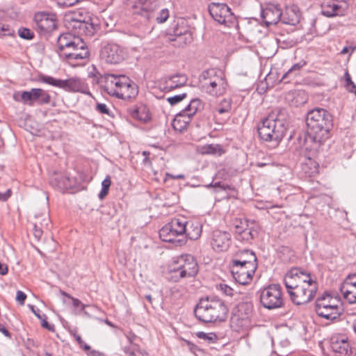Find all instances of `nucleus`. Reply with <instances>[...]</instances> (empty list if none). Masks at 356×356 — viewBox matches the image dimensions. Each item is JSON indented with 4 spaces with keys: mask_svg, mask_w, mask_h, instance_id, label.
Wrapping results in <instances>:
<instances>
[{
    "mask_svg": "<svg viewBox=\"0 0 356 356\" xmlns=\"http://www.w3.org/2000/svg\"><path fill=\"white\" fill-rule=\"evenodd\" d=\"M302 170L309 177H313L318 174L319 165L315 159L308 156L302 165Z\"/></svg>",
    "mask_w": 356,
    "mask_h": 356,
    "instance_id": "nucleus-35",
    "label": "nucleus"
},
{
    "mask_svg": "<svg viewBox=\"0 0 356 356\" xmlns=\"http://www.w3.org/2000/svg\"><path fill=\"white\" fill-rule=\"evenodd\" d=\"M171 41L175 42L174 46L183 48L193 42V36L190 32H185L176 35Z\"/></svg>",
    "mask_w": 356,
    "mask_h": 356,
    "instance_id": "nucleus-36",
    "label": "nucleus"
},
{
    "mask_svg": "<svg viewBox=\"0 0 356 356\" xmlns=\"http://www.w3.org/2000/svg\"><path fill=\"white\" fill-rule=\"evenodd\" d=\"M231 109V102L229 100L224 99L221 102L220 105L215 108V114H223L229 112Z\"/></svg>",
    "mask_w": 356,
    "mask_h": 356,
    "instance_id": "nucleus-43",
    "label": "nucleus"
},
{
    "mask_svg": "<svg viewBox=\"0 0 356 356\" xmlns=\"http://www.w3.org/2000/svg\"><path fill=\"white\" fill-rule=\"evenodd\" d=\"M262 305L268 309H275L282 307L283 298L282 288L278 284H271L264 288L260 295Z\"/></svg>",
    "mask_w": 356,
    "mask_h": 356,
    "instance_id": "nucleus-12",
    "label": "nucleus"
},
{
    "mask_svg": "<svg viewBox=\"0 0 356 356\" xmlns=\"http://www.w3.org/2000/svg\"><path fill=\"white\" fill-rule=\"evenodd\" d=\"M104 89L108 95L129 102L135 99L138 94V86L124 75H108L106 77Z\"/></svg>",
    "mask_w": 356,
    "mask_h": 356,
    "instance_id": "nucleus-2",
    "label": "nucleus"
},
{
    "mask_svg": "<svg viewBox=\"0 0 356 356\" xmlns=\"http://www.w3.org/2000/svg\"><path fill=\"white\" fill-rule=\"evenodd\" d=\"M87 353L88 356H104L102 353L97 350H88Z\"/></svg>",
    "mask_w": 356,
    "mask_h": 356,
    "instance_id": "nucleus-63",
    "label": "nucleus"
},
{
    "mask_svg": "<svg viewBox=\"0 0 356 356\" xmlns=\"http://www.w3.org/2000/svg\"><path fill=\"white\" fill-rule=\"evenodd\" d=\"M46 316L44 314H42V319L41 321V325L42 327L47 329L48 330H53V325H50L47 321H46Z\"/></svg>",
    "mask_w": 356,
    "mask_h": 356,
    "instance_id": "nucleus-58",
    "label": "nucleus"
},
{
    "mask_svg": "<svg viewBox=\"0 0 356 356\" xmlns=\"http://www.w3.org/2000/svg\"><path fill=\"white\" fill-rule=\"evenodd\" d=\"M196 336L199 339H203L209 343H214L218 339L217 335L212 332L205 333L204 332H198L196 333Z\"/></svg>",
    "mask_w": 356,
    "mask_h": 356,
    "instance_id": "nucleus-45",
    "label": "nucleus"
},
{
    "mask_svg": "<svg viewBox=\"0 0 356 356\" xmlns=\"http://www.w3.org/2000/svg\"><path fill=\"white\" fill-rule=\"evenodd\" d=\"M71 334L73 335L75 340L79 343L80 348L83 349L85 351H88V350H90V346L84 343V341H83V339L80 335L77 334L74 332H71Z\"/></svg>",
    "mask_w": 356,
    "mask_h": 356,
    "instance_id": "nucleus-50",
    "label": "nucleus"
},
{
    "mask_svg": "<svg viewBox=\"0 0 356 356\" xmlns=\"http://www.w3.org/2000/svg\"><path fill=\"white\" fill-rule=\"evenodd\" d=\"M197 152L201 154H212L220 156L225 151L220 145L217 144H206L204 145H198L196 148Z\"/></svg>",
    "mask_w": 356,
    "mask_h": 356,
    "instance_id": "nucleus-32",
    "label": "nucleus"
},
{
    "mask_svg": "<svg viewBox=\"0 0 356 356\" xmlns=\"http://www.w3.org/2000/svg\"><path fill=\"white\" fill-rule=\"evenodd\" d=\"M96 110L102 114L109 115V110L105 104L97 103Z\"/></svg>",
    "mask_w": 356,
    "mask_h": 356,
    "instance_id": "nucleus-53",
    "label": "nucleus"
},
{
    "mask_svg": "<svg viewBox=\"0 0 356 356\" xmlns=\"http://www.w3.org/2000/svg\"><path fill=\"white\" fill-rule=\"evenodd\" d=\"M51 220L47 213L35 214L31 222L33 236L37 241L42 238L44 230L50 229Z\"/></svg>",
    "mask_w": 356,
    "mask_h": 356,
    "instance_id": "nucleus-17",
    "label": "nucleus"
},
{
    "mask_svg": "<svg viewBox=\"0 0 356 356\" xmlns=\"http://www.w3.org/2000/svg\"><path fill=\"white\" fill-rule=\"evenodd\" d=\"M0 332H2L4 336L10 338L11 334L10 332L2 325L0 323Z\"/></svg>",
    "mask_w": 356,
    "mask_h": 356,
    "instance_id": "nucleus-61",
    "label": "nucleus"
},
{
    "mask_svg": "<svg viewBox=\"0 0 356 356\" xmlns=\"http://www.w3.org/2000/svg\"><path fill=\"white\" fill-rule=\"evenodd\" d=\"M234 232L236 234H238L243 229L247 228V226L254 225L253 221L242 219H235L234 222Z\"/></svg>",
    "mask_w": 356,
    "mask_h": 356,
    "instance_id": "nucleus-42",
    "label": "nucleus"
},
{
    "mask_svg": "<svg viewBox=\"0 0 356 356\" xmlns=\"http://www.w3.org/2000/svg\"><path fill=\"white\" fill-rule=\"evenodd\" d=\"M68 89L74 92H84L86 90V86L81 79L70 78L68 79Z\"/></svg>",
    "mask_w": 356,
    "mask_h": 356,
    "instance_id": "nucleus-39",
    "label": "nucleus"
},
{
    "mask_svg": "<svg viewBox=\"0 0 356 356\" xmlns=\"http://www.w3.org/2000/svg\"><path fill=\"white\" fill-rule=\"evenodd\" d=\"M231 242V236L229 233L220 230L213 231L211 239V245L216 251L226 250Z\"/></svg>",
    "mask_w": 356,
    "mask_h": 356,
    "instance_id": "nucleus-20",
    "label": "nucleus"
},
{
    "mask_svg": "<svg viewBox=\"0 0 356 356\" xmlns=\"http://www.w3.org/2000/svg\"><path fill=\"white\" fill-rule=\"evenodd\" d=\"M126 4L134 14L143 16L147 20L154 18V13L159 8L155 0H126Z\"/></svg>",
    "mask_w": 356,
    "mask_h": 356,
    "instance_id": "nucleus-15",
    "label": "nucleus"
},
{
    "mask_svg": "<svg viewBox=\"0 0 356 356\" xmlns=\"http://www.w3.org/2000/svg\"><path fill=\"white\" fill-rule=\"evenodd\" d=\"M26 299V295L22 291H17L16 295V300L20 305H24L25 300Z\"/></svg>",
    "mask_w": 356,
    "mask_h": 356,
    "instance_id": "nucleus-56",
    "label": "nucleus"
},
{
    "mask_svg": "<svg viewBox=\"0 0 356 356\" xmlns=\"http://www.w3.org/2000/svg\"><path fill=\"white\" fill-rule=\"evenodd\" d=\"M209 11L213 19L220 24L230 27L236 22V17L231 9L225 3H212Z\"/></svg>",
    "mask_w": 356,
    "mask_h": 356,
    "instance_id": "nucleus-14",
    "label": "nucleus"
},
{
    "mask_svg": "<svg viewBox=\"0 0 356 356\" xmlns=\"http://www.w3.org/2000/svg\"><path fill=\"white\" fill-rule=\"evenodd\" d=\"M281 15L280 9L275 6H269L261 11V17L267 26L276 24L281 19Z\"/></svg>",
    "mask_w": 356,
    "mask_h": 356,
    "instance_id": "nucleus-24",
    "label": "nucleus"
},
{
    "mask_svg": "<svg viewBox=\"0 0 356 356\" xmlns=\"http://www.w3.org/2000/svg\"><path fill=\"white\" fill-rule=\"evenodd\" d=\"M13 99L29 106H33L34 102L44 104H49L51 101L49 93L41 88H32L29 91L15 92L13 95Z\"/></svg>",
    "mask_w": 356,
    "mask_h": 356,
    "instance_id": "nucleus-11",
    "label": "nucleus"
},
{
    "mask_svg": "<svg viewBox=\"0 0 356 356\" xmlns=\"http://www.w3.org/2000/svg\"><path fill=\"white\" fill-rule=\"evenodd\" d=\"M345 78H346V87L347 90L349 92H353L356 95V86L351 80L350 75L349 74V73L348 72H346L345 73Z\"/></svg>",
    "mask_w": 356,
    "mask_h": 356,
    "instance_id": "nucleus-48",
    "label": "nucleus"
},
{
    "mask_svg": "<svg viewBox=\"0 0 356 356\" xmlns=\"http://www.w3.org/2000/svg\"><path fill=\"white\" fill-rule=\"evenodd\" d=\"M286 127L276 113L272 112L259 124V137L266 141L280 142L286 132Z\"/></svg>",
    "mask_w": 356,
    "mask_h": 356,
    "instance_id": "nucleus-5",
    "label": "nucleus"
},
{
    "mask_svg": "<svg viewBox=\"0 0 356 356\" xmlns=\"http://www.w3.org/2000/svg\"><path fill=\"white\" fill-rule=\"evenodd\" d=\"M101 57L108 63L116 64L123 60L124 53L118 45L108 44L102 50Z\"/></svg>",
    "mask_w": 356,
    "mask_h": 356,
    "instance_id": "nucleus-19",
    "label": "nucleus"
},
{
    "mask_svg": "<svg viewBox=\"0 0 356 356\" xmlns=\"http://www.w3.org/2000/svg\"><path fill=\"white\" fill-rule=\"evenodd\" d=\"M12 195L11 189H8L4 193L0 192V201L6 202Z\"/></svg>",
    "mask_w": 356,
    "mask_h": 356,
    "instance_id": "nucleus-57",
    "label": "nucleus"
},
{
    "mask_svg": "<svg viewBox=\"0 0 356 356\" xmlns=\"http://www.w3.org/2000/svg\"><path fill=\"white\" fill-rule=\"evenodd\" d=\"M203 108L204 104L200 99H193L181 112L192 120L197 112L203 110Z\"/></svg>",
    "mask_w": 356,
    "mask_h": 356,
    "instance_id": "nucleus-31",
    "label": "nucleus"
},
{
    "mask_svg": "<svg viewBox=\"0 0 356 356\" xmlns=\"http://www.w3.org/2000/svg\"><path fill=\"white\" fill-rule=\"evenodd\" d=\"M39 81L53 86H57L63 89L67 88V79H56L49 76L40 74L39 76Z\"/></svg>",
    "mask_w": 356,
    "mask_h": 356,
    "instance_id": "nucleus-37",
    "label": "nucleus"
},
{
    "mask_svg": "<svg viewBox=\"0 0 356 356\" xmlns=\"http://www.w3.org/2000/svg\"><path fill=\"white\" fill-rule=\"evenodd\" d=\"M62 40H67V33H63L60 35L58 39V47L60 51H63L67 47V42L63 44Z\"/></svg>",
    "mask_w": 356,
    "mask_h": 356,
    "instance_id": "nucleus-54",
    "label": "nucleus"
},
{
    "mask_svg": "<svg viewBox=\"0 0 356 356\" xmlns=\"http://www.w3.org/2000/svg\"><path fill=\"white\" fill-rule=\"evenodd\" d=\"M252 257L246 265L231 264L230 268L234 280L242 285L249 284L254 277L257 264H254Z\"/></svg>",
    "mask_w": 356,
    "mask_h": 356,
    "instance_id": "nucleus-13",
    "label": "nucleus"
},
{
    "mask_svg": "<svg viewBox=\"0 0 356 356\" xmlns=\"http://www.w3.org/2000/svg\"><path fill=\"white\" fill-rule=\"evenodd\" d=\"M18 34L20 38L26 40H31L34 38V33L29 29L20 28L18 30Z\"/></svg>",
    "mask_w": 356,
    "mask_h": 356,
    "instance_id": "nucleus-47",
    "label": "nucleus"
},
{
    "mask_svg": "<svg viewBox=\"0 0 356 356\" xmlns=\"http://www.w3.org/2000/svg\"><path fill=\"white\" fill-rule=\"evenodd\" d=\"M302 67V65L300 64H296L293 66L291 67L290 70L284 74L282 79H285L289 74L292 73L293 71L297 70L299 71L300 68Z\"/></svg>",
    "mask_w": 356,
    "mask_h": 356,
    "instance_id": "nucleus-59",
    "label": "nucleus"
},
{
    "mask_svg": "<svg viewBox=\"0 0 356 356\" xmlns=\"http://www.w3.org/2000/svg\"><path fill=\"white\" fill-rule=\"evenodd\" d=\"M252 257L254 264H257V257L252 251L248 250H243L237 252L235 257L232 260L231 264L246 265L248 261H251L250 258Z\"/></svg>",
    "mask_w": 356,
    "mask_h": 356,
    "instance_id": "nucleus-33",
    "label": "nucleus"
},
{
    "mask_svg": "<svg viewBox=\"0 0 356 356\" xmlns=\"http://www.w3.org/2000/svg\"><path fill=\"white\" fill-rule=\"evenodd\" d=\"M348 9L347 0H323L321 13L327 17L344 16Z\"/></svg>",
    "mask_w": 356,
    "mask_h": 356,
    "instance_id": "nucleus-16",
    "label": "nucleus"
},
{
    "mask_svg": "<svg viewBox=\"0 0 356 356\" xmlns=\"http://www.w3.org/2000/svg\"><path fill=\"white\" fill-rule=\"evenodd\" d=\"M169 223L178 236L184 234L186 232V220L184 219L174 218Z\"/></svg>",
    "mask_w": 356,
    "mask_h": 356,
    "instance_id": "nucleus-38",
    "label": "nucleus"
},
{
    "mask_svg": "<svg viewBox=\"0 0 356 356\" xmlns=\"http://www.w3.org/2000/svg\"><path fill=\"white\" fill-rule=\"evenodd\" d=\"M186 81V79L185 76L181 74L173 75L165 81V86L163 89L168 91H170L173 89L184 86Z\"/></svg>",
    "mask_w": 356,
    "mask_h": 356,
    "instance_id": "nucleus-30",
    "label": "nucleus"
},
{
    "mask_svg": "<svg viewBox=\"0 0 356 356\" xmlns=\"http://www.w3.org/2000/svg\"><path fill=\"white\" fill-rule=\"evenodd\" d=\"M130 115L135 120L147 122L152 118V114L148 107L143 104H137L130 109Z\"/></svg>",
    "mask_w": 356,
    "mask_h": 356,
    "instance_id": "nucleus-26",
    "label": "nucleus"
},
{
    "mask_svg": "<svg viewBox=\"0 0 356 356\" xmlns=\"http://www.w3.org/2000/svg\"><path fill=\"white\" fill-rule=\"evenodd\" d=\"M340 290L344 298L350 303H356V274L346 277Z\"/></svg>",
    "mask_w": 356,
    "mask_h": 356,
    "instance_id": "nucleus-22",
    "label": "nucleus"
},
{
    "mask_svg": "<svg viewBox=\"0 0 356 356\" xmlns=\"http://www.w3.org/2000/svg\"><path fill=\"white\" fill-rule=\"evenodd\" d=\"M8 272V267L6 264L0 262V275H5Z\"/></svg>",
    "mask_w": 356,
    "mask_h": 356,
    "instance_id": "nucleus-60",
    "label": "nucleus"
},
{
    "mask_svg": "<svg viewBox=\"0 0 356 356\" xmlns=\"http://www.w3.org/2000/svg\"><path fill=\"white\" fill-rule=\"evenodd\" d=\"M67 176L65 172H55L50 178L51 186L62 194L67 191L66 186Z\"/></svg>",
    "mask_w": 356,
    "mask_h": 356,
    "instance_id": "nucleus-28",
    "label": "nucleus"
},
{
    "mask_svg": "<svg viewBox=\"0 0 356 356\" xmlns=\"http://www.w3.org/2000/svg\"><path fill=\"white\" fill-rule=\"evenodd\" d=\"M184 178L185 176L183 174L173 175L169 172H166L163 181L164 182H167L168 180L172 179H184Z\"/></svg>",
    "mask_w": 356,
    "mask_h": 356,
    "instance_id": "nucleus-55",
    "label": "nucleus"
},
{
    "mask_svg": "<svg viewBox=\"0 0 356 356\" xmlns=\"http://www.w3.org/2000/svg\"><path fill=\"white\" fill-rule=\"evenodd\" d=\"M256 233L257 232L253 229V225H249L237 234L236 237L239 240L248 242L254 238Z\"/></svg>",
    "mask_w": 356,
    "mask_h": 356,
    "instance_id": "nucleus-40",
    "label": "nucleus"
},
{
    "mask_svg": "<svg viewBox=\"0 0 356 356\" xmlns=\"http://www.w3.org/2000/svg\"><path fill=\"white\" fill-rule=\"evenodd\" d=\"M244 311V316H241L239 314H236L232 317V323L238 330H243L248 327L250 325V315L252 312V306L250 304L244 303L238 306V312Z\"/></svg>",
    "mask_w": 356,
    "mask_h": 356,
    "instance_id": "nucleus-21",
    "label": "nucleus"
},
{
    "mask_svg": "<svg viewBox=\"0 0 356 356\" xmlns=\"http://www.w3.org/2000/svg\"><path fill=\"white\" fill-rule=\"evenodd\" d=\"M57 6L60 8H65L67 6V0H54Z\"/></svg>",
    "mask_w": 356,
    "mask_h": 356,
    "instance_id": "nucleus-62",
    "label": "nucleus"
},
{
    "mask_svg": "<svg viewBox=\"0 0 356 356\" xmlns=\"http://www.w3.org/2000/svg\"><path fill=\"white\" fill-rule=\"evenodd\" d=\"M281 19L283 23L291 26L297 25L300 19V12L296 5L287 6L282 13Z\"/></svg>",
    "mask_w": 356,
    "mask_h": 356,
    "instance_id": "nucleus-23",
    "label": "nucleus"
},
{
    "mask_svg": "<svg viewBox=\"0 0 356 356\" xmlns=\"http://www.w3.org/2000/svg\"><path fill=\"white\" fill-rule=\"evenodd\" d=\"M89 56L88 48L79 35H74L73 40L68 41V65L72 67L85 65Z\"/></svg>",
    "mask_w": 356,
    "mask_h": 356,
    "instance_id": "nucleus-9",
    "label": "nucleus"
},
{
    "mask_svg": "<svg viewBox=\"0 0 356 356\" xmlns=\"http://www.w3.org/2000/svg\"><path fill=\"white\" fill-rule=\"evenodd\" d=\"M71 28L73 35H92L97 24L90 13L84 8L68 10V29Z\"/></svg>",
    "mask_w": 356,
    "mask_h": 356,
    "instance_id": "nucleus-4",
    "label": "nucleus"
},
{
    "mask_svg": "<svg viewBox=\"0 0 356 356\" xmlns=\"http://www.w3.org/2000/svg\"><path fill=\"white\" fill-rule=\"evenodd\" d=\"M217 289L226 296L234 297L237 293L234 289L226 284H220L217 286Z\"/></svg>",
    "mask_w": 356,
    "mask_h": 356,
    "instance_id": "nucleus-44",
    "label": "nucleus"
},
{
    "mask_svg": "<svg viewBox=\"0 0 356 356\" xmlns=\"http://www.w3.org/2000/svg\"><path fill=\"white\" fill-rule=\"evenodd\" d=\"M31 311L34 313V314L40 319V320H42V315H41L40 314V310L38 309H35V307L34 306H31Z\"/></svg>",
    "mask_w": 356,
    "mask_h": 356,
    "instance_id": "nucleus-64",
    "label": "nucleus"
},
{
    "mask_svg": "<svg viewBox=\"0 0 356 356\" xmlns=\"http://www.w3.org/2000/svg\"><path fill=\"white\" fill-rule=\"evenodd\" d=\"M200 85L205 92L213 96H220L225 92L227 83L222 71L210 69L202 73Z\"/></svg>",
    "mask_w": 356,
    "mask_h": 356,
    "instance_id": "nucleus-7",
    "label": "nucleus"
},
{
    "mask_svg": "<svg viewBox=\"0 0 356 356\" xmlns=\"http://www.w3.org/2000/svg\"><path fill=\"white\" fill-rule=\"evenodd\" d=\"M34 21L38 30L42 33H48L56 29L54 17L47 13L38 12L35 13Z\"/></svg>",
    "mask_w": 356,
    "mask_h": 356,
    "instance_id": "nucleus-18",
    "label": "nucleus"
},
{
    "mask_svg": "<svg viewBox=\"0 0 356 356\" xmlns=\"http://www.w3.org/2000/svg\"><path fill=\"white\" fill-rule=\"evenodd\" d=\"M111 179L109 175H107L102 182V190L100 191L98 197L100 200H104L109 192V188L111 186Z\"/></svg>",
    "mask_w": 356,
    "mask_h": 356,
    "instance_id": "nucleus-41",
    "label": "nucleus"
},
{
    "mask_svg": "<svg viewBox=\"0 0 356 356\" xmlns=\"http://www.w3.org/2000/svg\"><path fill=\"white\" fill-rule=\"evenodd\" d=\"M192 120L181 111L177 114L172 120V126L178 132H184L189 127Z\"/></svg>",
    "mask_w": 356,
    "mask_h": 356,
    "instance_id": "nucleus-29",
    "label": "nucleus"
},
{
    "mask_svg": "<svg viewBox=\"0 0 356 356\" xmlns=\"http://www.w3.org/2000/svg\"><path fill=\"white\" fill-rule=\"evenodd\" d=\"M159 237L163 241L174 243L177 241L178 235L175 234L170 223H168L160 229Z\"/></svg>",
    "mask_w": 356,
    "mask_h": 356,
    "instance_id": "nucleus-34",
    "label": "nucleus"
},
{
    "mask_svg": "<svg viewBox=\"0 0 356 356\" xmlns=\"http://www.w3.org/2000/svg\"><path fill=\"white\" fill-rule=\"evenodd\" d=\"M184 341L189 348L190 351L193 353L194 355H195V356H197V353L202 352V350L201 348H200L197 346H196L191 341L186 339H184Z\"/></svg>",
    "mask_w": 356,
    "mask_h": 356,
    "instance_id": "nucleus-52",
    "label": "nucleus"
},
{
    "mask_svg": "<svg viewBox=\"0 0 356 356\" xmlns=\"http://www.w3.org/2000/svg\"><path fill=\"white\" fill-rule=\"evenodd\" d=\"M186 232L184 234L191 240H197L202 234V225L197 220L186 221Z\"/></svg>",
    "mask_w": 356,
    "mask_h": 356,
    "instance_id": "nucleus-27",
    "label": "nucleus"
},
{
    "mask_svg": "<svg viewBox=\"0 0 356 356\" xmlns=\"http://www.w3.org/2000/svg\"><path fill=\"white\" fill-rule=\"evenodd\" d=\"M194 312L200 321L210 323L224 321L228 309L220 299L207 298L200 300Z\"/></svg>",
    "mask_w": 356,
    "mask_h": 356,
    "instance_id": "nucleus-3",
    "label": "nucleus"
},
{
    "mask_svg": "<svg viewBox=\"0 0 356 356\" xmlns=\"http://www.w3.org/2000/svg\"><path fill=\"white\" fill-rule=\"evenodd\" d=\"M306 121L308 129L315 138L327 135L332 127L331 115L323 108H316L309 111Z\"/></svg>",
    "mask_w": 356,
    "mask_h": 356,
    "instance_id": "nucleus-6",
    "label": "nucleus"
},
{
    "mask_svg": "<svg viewBox=\"0 0 356 356\" xmlns=\"http://www.w3.org/2000/svg\"><path fill=\"white\" fill-rule=\"evenodd\" d=\"M331 348L338 356H346L350 350V345L343 336H334L331 339Z\"/></svg>",
    "mask_w": 356,
    "mask_h": 356,
    "instance_id": "nucleus-25",
    "label": "nucleus"
},
{
    "mask_svg": "<svg viewBox=\"0 0 356 356\" xmlns=\"http://www.w3.org/2000/svg\"><path fill=\"white\" fill-rule=\"evenodd\" d=\"M316 312L325 319H336L341 314V301L330 294H323L316 300Z\"/></svg>",
    "mask_w": 356,
    "mask_h": 356,
    "instance_id": "nucleus-8",
    "label": "nucleus"
},
{
    "mask_svg": "<svg viewBox=\"0 0 356 356\" xmlns=\"http://www.w3.org/2000/svg\"><path fill=\"white\" fill-rule=\"evenodd\" d=\"M170 15L169 10L163 8L160 10L158 15L156 17V21L159 24L164 23L167 21Z\"/></svg>",
    "mask_w": 356,
    "mask_h": 356,
    "instance_id": "nucleus-46",
    "label": "nucleus"
},
{
    "mask_svg": "<svg viewBox=\"0 0 356 356\" xmlns=\"http://www.w3.org/2000/svg\"><path fill=\"white\" fill-rule=\"evenodd\" d=\"M284 282L291 301L297 305L312 301L318 290L314 277L309 272L300 268H291L287 271Z\"/></svg>",
    "mask_w": 356,
    "mask_h": 356,
    "instance_id": "nucleus-1",
    "label": "nucleus"
},
{
    "mask_svg": "<svg viewBox=\"0 0 356 356\" xmlns=\"http://www.w3.org/2000/svg\"><path fill=\"white\" fill-rule=\"evenodd\" d=\"M186 93L179 94V95H175V96L168 97V102L171 105H175V104L180 102L181 101H182L184 99L186 98Z\"/></svg>",
    "mask_w": 356,
    "mask_h": 356,
    "instance_id": "nucleus-51",
    "label": "nucleus"
},
{
    "mask_svg": "<svg viewBox=\"0 0 356 356\" xmlns=\"http://www.w3.org/2000/svg\"><path fill=\"white\" fill-rule=\"evenodd\" d=\"M172 270L177 272L181 278L195 276L198 272V264L193 256L182 254L177 258Z\"/></svg>",
    "mask_w": 356,
    "mask_h": 356,
    "instance_id": "nucleus-10",
    "label": "nucleus"
},
{
    "mask_svg": "<svg viewBox=\"0 0 356 356\" xmlns=\"http://www.w3.org/2000/svg\"><path fill=\"white\" fill-rule=\"evenodd\" d=\"M72 304L74 307V312L76 314L81 313L85 309V305L78 299L72 298Z\"/></svg>",
    "mask_w": 356,
    "mask_h": 356,
    "instance_id": "nucleus-49",
    "label": "nucleus"
}]
</instances>
